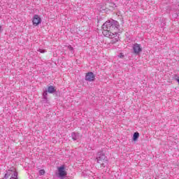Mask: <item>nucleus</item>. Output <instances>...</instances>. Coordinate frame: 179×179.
<instances>
[{
	"instance_id": "13",
	"label": "nucleus",
	"mask_w": 179,
	"mask_h": 179,
	"mask_svg": "<svg viewBox=\"0 0 179 179\" xmlns=\"http://www.w3.org/2000/svg\"><path fill=\"white\" fill-rule=\"evenodd\" d=\"M48 90L44 91L43 92V97L48 98Z\"/></svg>"
},
{
	"instance_id": "6",
	"label": "nucleus",
	"mask_w": 179,
	"mask_h": 179,
	"mask_svg": "<svg viewBox=\"0 0 179 179\" xmlns=\"http://www.w3.org/2000/svg\"><path fill=\"white\" fill-rule=\"evenodd\" d=\"M85 80L87 82H94V80H96L94 73H93L92 71L87 73L85 75Z\"/></svg>"
},
{
	"instance_id": "15",
	"label": "nucleus",
	"mask_w": 179,
	"mask_h": 179,
	"mask_svg": "<svg viewBox=\"0 0 179 179\" xmlns=\"http://www.w3.org/2000/svg\"><path fill=\"white\" fill-rule=\"evenodd\" d=\"M38 51L41 54H44V52H45V50L44 49H38Z\"/></svg>"
},
{
	"instance_id": "5",
	"label": "nucleus",
	"mask_w": 179,
	"mask_h": 179,
	"mask_svg": "<svg viewBox=\"0 0 179 179\" xmlns=\"http://www.w3.org/2000/svg\"><path fill=\"white\" fill-rule=\"evenodd\" d=\"M68 176V172L65 171V165H62L57 167V177L61 179H64Z\"/></svg>"
},
{
	"instance_id": "18",
	"label": "nucleus",
	"mask_w": 179,
	"mask_h": 179,
	"mask_svg": "<svg viewBox=\"0 0 179 179\" xmlns=\"http://www.w3.org/2000/svg\"><path fill=\"white\" fill-rule=\"evenodd\" d=\"M118 40L117 38L112 40V44H115Z\"/></svg>"
},
{
	"instance_id": "4",
	"label": "nucleus",
	"mask_w": 179,
	"mask_h": 179,
	"mask_svg": "<svg viewBox=\"0 0 179 179\" xmlns=\"http://www.w3.org/2000/svg\"><path fill=\"white\" fill-rule=\"evenodd\" d=\"M17 176V171H15V168H10V170L6 171L4 178L2 179H19Z\"/></svg>"
},
{
	"instance_id": "2",
	"label": "nucleus",
	"mask_w": 179,
	"mask_h": 179,
	"mask_svg": "<svg viewBox=\"0 0 179 179\" xmlns=\"http://www.w3.org/2000/svg\"><path fill=\"white\" fill-rule=\"evenodd\" d=\"M96 162L99 164H101V167H107V164H108V160H107V157L103 152H99L97 153Z\"/></svg>"
},
{
	"instance_id": "19",
	"label": "nucleus",
	"mask_w": 179,
	"mask_h": 179,
	"mask_svg": "<svg viewBox=\"0 0 179 179\" xmlns=\"http://www.w3.org/2000/svg\"><path fill=\"white\" fill-rule=\"evenodd\" d=\"M124 54L123 53H120L119 57L120 58H124Z\"/></svg>"
},
{
	"instance_id": "7",
	"label": "nucleus",
	"mask_w": 179,
	"mask_h": 179,
	"mask_svg": "<svg viewBox=\"0 0 179 179\" xmlns=\"http://www.w3.org/2000/svg\"><path fill=\"white\" fill-rule=\"evenodd\" d=\"M133 51L136 55H139L142 52V47L138 43H135L133 45Z\"/></svg>"
},
{
	"instance_id": "9",
	"label": "nucleus",
	"mask_w": 179,
	"mask_h": 179,
	"mask_svg": "<svg viewBox=\"0 0 179 179\" xmlns=\"http://www.w3.org/2000/svg\"><path fill=\"white\" fill-rule=\"evenodd\" d=\"M71 138L73 141H79V139H80V134L78 132H72Z\"/></svg>"
},
{
	"instance_id": "8",
	"label": "nucleus",
	"mask_w": 179,
	"mask_h": 179,
	"mask_svg": "<svg viewBox=\"0 0 179 179\" xmlns=\"http://www.w3.org/2000/svg\"><path fill=\"white\" fill-rule=\"evenodd\" d=\"M32 23L34 26H38V24L41 23V17H40L38 15H34L32 20Z\"/></svg>"
},
{
	"instance_id": "14",
	"label": "nucleus",
	"mask_w": 179,
	"mask_h": 179,
	"mask_svg": "<svg viewBox=\"0 0 179 179\" xmlns=\"http://www.w3.org/2000/svg\"><path fill=\"white\" fill-rule=\"evenodd\" d=\"M45 174V171L44 169L39 170V176H44Z\"/></svg>"
},
{
	"instance_id": "1",
	"label": "nucleus",
	"mask_w": 179,
	"mask_h": 179,
	"mask_svg": "<svg viewBox=\"0 0 179 179\" xmlns=\"http://www.w3.org/2000/svg\"><path fill=\"white\" fill-rule=\"evenodd\" d=\"M102 29L103 36L109 37V38H115V34L111 31V20L103 23Z\"/></svg>"
},
{
	"instance_id": "11",
	"label": "nucleus",
	"mask_w": 179,
	"mask_h": 179,
	"mask_svg": "<svg viewBox=\"0 0 179 179\" xmlns=\"http://www.w3.org/2000/svg\"><path fill=\"white\" fill-rule=\"evenodd\" d=\"M138 138H139V132L136 131L133 134V141H134V142H136V141H138Z\"/></svg>"
},
{
	"instance_id": "3",
	"label": "nucleus",
	"mask_w": 179,
	"mask_h": 179,
	"mask_svg": "<svg viewBox=\"0 0 179 179\" xmlns=\"http://www.w3.org/2000/svg\"><path fill=\"white\" fill-rule=\"evenodd\" d=\"M110 31L115 34V38H120L118 31H120V23L114 20H110Z\"/></svg>"
},
{
	"instance_id": "10",
	"label": "nucleus",
	"mask_w": 179,
	"mask_h": 179,
	"mask_svg": "<svg viewBox=\"0 0 179 179\" xmlns=\"http://www.w3.org/2000/svg\"><path fill=\"white\" fill-rule=\"evenodd\" d=\"M47 90H48V93H50V94H52V93H55L57 92L55 87L52 85L48 86Z\"/></svg>"
},
{
	"instance_id": "17",
	"label": "nucleus",
	"mask_w": 179,
	"mask_h": 179,
	"mask_svg": "<svg viewBox=\"0 0 179 179\" xmlns=\"http://www.w3.org/2000/svg\"><path fill=\"white\" fill-rule=\"evenodd\" d=\"M110 6L112 7V8H117V5L114 3H110Z\"/></svg>"
},
{
	"instance_id": "20",
	"label": "nucleus",
	"mask_w": 179,
	"mask_h": 179,
	"mask_svg": "<svg viewBox=\"0 0 179 179\" xmlns=\"http://www.w3.org/2000/svg\"><path fill=\"white\" fill-rule=\"evenodd\" d=\"M2 29V27L0 25V33H1V29Z\"/></svg>"
},
{
	"instance_id": "16",
	"label": "nucleus",
	"mask_w": 179,
	"mask_h": 179,
	"mask_svg": "<svg viewBox=\"0 0 179 179\" xmlns=\"http://www.w3.org/2000/svg\"><path fill=\"white\" fill-rule=\"evenodd\" d=\"M68 48L69 51H71L72 52H73V47H72V45H69Z\"/></svg>"
},
{
	"instance_id": "12",
	"label": "nucleus",
	"mask_w": 179,
	"mask_h": 179,
	"mask_svg": "<svg viewBox=\"0 0 179 179\" xmlns=\"http://www.w3.org/2000/svg\"><path fill=\"white\" fill-rule=\"evenodd\" d=\"M41 101L45 106H48V98L43 97Z\"/></svg>"
}]
</instances>
